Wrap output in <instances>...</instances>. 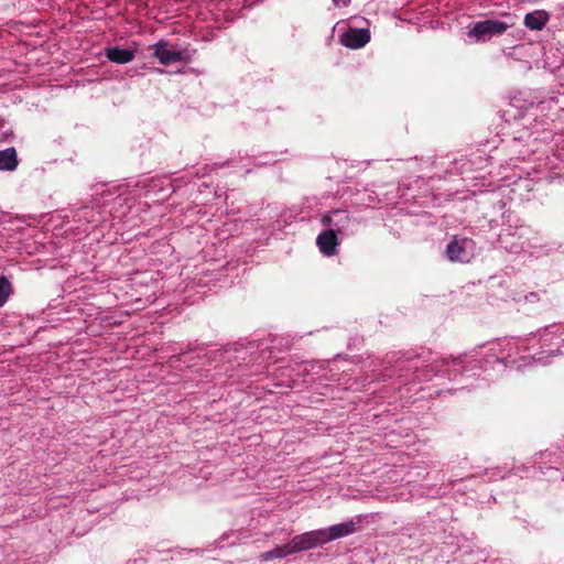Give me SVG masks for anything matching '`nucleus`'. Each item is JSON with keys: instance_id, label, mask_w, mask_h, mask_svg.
<instances>
[{"instance_id": "obj_1", "label": "nucleus", "mask_w": 564, "mask_h": 564, "mask_svg": "<svg viewBox=\"0 0 564 564\" xmlns=\"http://www.w3.org/2000/svg\"><path fill=\"white\" fill-rule=\"evenodd\" d=\"M325 536L326 534L323 529L307 531L293 536L291 539V547L295 553L311 550L326 544Z\"/></svg>"}, {"instance_id": "obj_2", "label": "nucleus", "mask_w": 564, "mask_h": 564, "mask_svg": "<svg viewBox=\"0 0 564 564\" xmlns=\"http://www.w3.org/2000/svg\"><path fill=\"white\" fill-rule=\"evenodd\" d=\"M508 25L501 21L485 20L477 22L468 32L469 37L477 41H486L496 34H502Z\"/></svg>"}, {"instance_id": "obj_3", "label": "nucleus", "mask_w": 564, "mask_h": 564, "mask_svg": "<svg viewBox=\"0 0 564 564\" xmlns=\"http://www.w3.org/2000/svg\"><path fill=\"white\" fill-rule=\"evenodd\" d=\"M370 41V31L368 29L349 28L340 36V43L352 50L361 48Z\"/></svg>"}, {"instance_id": "obj_4", "label": "nucleus", "mask_w": 564, "mask_h": 564, "mask_svg": "<svg viewBox=\"0 0 564 564\" xmlns=\"http://www.w3.org/2000/svg\"><path fill=\"white\" fill-rule=\"evenodd\" d=\"M358 523L359 521L350 520L330 525L327 529H323L326 534V543L356 533L358 531Z\"/></svg>"}, {"instance_id": "obj_5", "label": "nucleus", "mask_w": 564, "mask_h": 564, "mask_svg": "<svg viewBox=\"0 0 564 564\" xmlns=\"http://www.w3.org/2000/svg\"><path fill=\"white\" fill-rule=\"evenodd\" d=\"M153 56L156 57L161 64L171 65L183 59V52L170 50L165 41H160L153 45Z\"/></svg>"}, {"instance_id": "obj_6", "label": "nucleus", "mask_w": 564, "mask_h": 564, "mask_svg": "<svg viewBox=\"0 0 564 564\" xmlns=\"http://www.w3.org/2000/svg\"><path fill=\"white\" fill-rule=\"evenodd\" d=\"M316 245L319 251L327 257H332L337 252L338 239L336 236V231L330 228L321 232L317 236Z\"/></svg>"}, {"instance_id": "obj_7", "label": "nucleus", "mask_w": 564, "mask_h": 564, "mask_svg": "<svg viewBox=\"0 0 564 564\" xmlns=\"http://www.w3.org/2000/svg\"><path fill=\"white\" fill-rule=\"evenodd\" d=\"M550 20V13L545 10H534L524 17V25L533 31H541Z\"/></svg>"}, {"instance_id": "obj_8", "label": "nucleus", "mask_w": 564, "mask_h": 564, "mask_svg": "<svg viewBox=\"0 0 564 564\" xmlns=\"http://www.w3.org/2000/svg\"><path fill=\"white\" fill-rule=\"evenodd\" d=\"M106 57L117 64H127L134 58V52L119 46L106 48Z\"/></svg>"}, {"instance_id": "obj_9", "label": "nucleus", "mask_w": 564, "mask_h": 564, "mask_svg": "<svg viewBox=\"0 0 564 564\" xmlns=\"http://www.w3.org/2000/svg\"><path fill=\"white\" fill-rule=\"evenodd\" d=\"M19 165L17 150L8 148L0 150V171H14Z\"/></svg>"}, {"instance_id": "obj_10", "label": "nucleus", "mask_w": 564, "mask_h": 564, "mask_svg": "<svg viewBox=\"0 0 564 564\" xmlns=\"http://www.w3.org/2000/svg\"><path fill=\"white\" fill-rule=\"evenodd\" d=\"M295 551L291 547V541L286 544L276 546L271 551H267L260 554V560L262 562H269L274 558H283L288 555L294 554Z\"/></svg>"}, {"instance_id": "obj_11", "label": "nucleus", "mask_w": 564, "mask_h": 564, "mask_svg": "<svg viewBox=\"0 0 564 564\" xmlns=\"http://www.w3.org/2000/svg\"><path fill=\"white\" fill-rule=\"evenodd\" d=\"M348 220V215L340 210H335L332 215H325L322 218V224L327 227H335L338 232H341L343 223H347Z\"/></svg>"}, {"instance_id": "obj_12", "label": "nucleus", "mask_w": 564, "mask_h": 564, "mask_svg": "<svg viewBox=\"0 0 564 564\" xmlns=\"http://www.w3.org/2000/svg\"><path fill=\"white\" fill-rule=\"evenodd\" d=\"M466 253L464 246L457 239H453L446 247L447 259L452 262L462 261Z\"/></svg>"}, {"instance_id": "obj_13", "label": "nucleus", "mask_w": 564, "mask_h": 564, "mask_svg": "<svg viewBox=\"0 0 564 564\" xmlns=\"http://www.w3.org/2000/svg\"><path fill=\"white\" fill-rule=\"evenodd\" d=\"M12 292V286L6 276L0 278V306H3Z\"/></svg>"}, {"instance_id": "obj_14", "label": "nucleus", "mask_w": 564, "mask_h": 564, "mask_svg": "<svg viewBox=\"0 0 564 564\" xmlns=\"http://www.w3.org/2000/svg\"><path fill=\"white\" fill-rule=\"evenodd\" d=\"M336 6H347L349 0H334Z\"/></svg>"}]
</instances>
